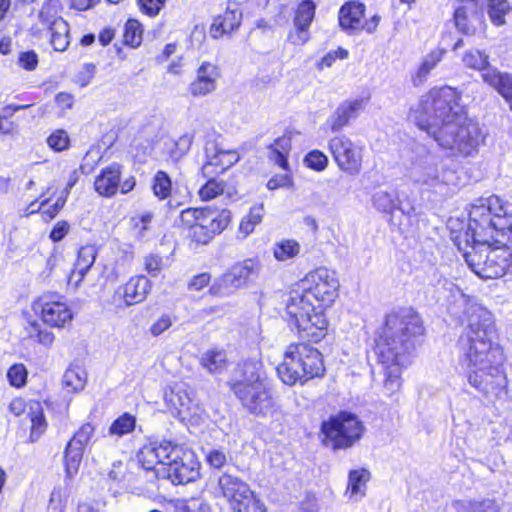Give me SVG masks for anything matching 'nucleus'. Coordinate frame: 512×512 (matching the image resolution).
I'll list each match as a JSON object with an SVG mask.
<instances>
[{
	"mask_svg": "<svg viewBox=\"0 0 512 512\" xmlns=\"http://www.w3.org/2000/svg\"><path fill=\"white\" fill-rule=\"evenodd\" d=\"M464 307L466 319L459 340L460 363L468 373V382L484 395L492 394L504 382L503 351L497 343V331L491 312L474 299L458 291L456 307ZM454 314L458 312L453 310Z\"/></svg>",
	"mask_w": 512,
	"mask_h": 512,
	"instance_id": "nucleus-1",
	"label": "nucleus"
},
{
	"mask_svg": "<svg viewBox=\"0 0 512 512\" xmlns=\"http://www.w3.org/2000/svg\"><path fill=\"white\" fill-rule=\"evenodd\" d=\"M460 93L450 87L434 88L421 100L411 116L438 145L451 155L470 156L484 141L478 124L467 118Z\"/></svg>",
	"mask_w": 512,
	"mask_h": 512,
	"instance_id": "nucleus-2",
	"label": "nucleus"
},
{
	"mask_svg": "<svg viewBox=\"0 0 512 512\" xmlns=\"http://www.w3.org/2000/svg\"><path fill=\"white\" fill-rule=\"evenodd\" d=\"M455 243L471 270L483 279L502 277L510 265L512 224L506 216L493 214L490 204L474 205L469 213L464 246L460 236Z\"/></svg>",
	"mask_w": 512,
	"mask_h": 512,
	"instance_id": "nucleus-3",
	"label": "nucleus"
},
{
	"mask_svg": "<svg viewBox=\"0 0 512 512\" xmlns=\"http://www.w3.org/2000/svg\"><path fill=\"white\" fill-rule=\"evenodd\" d=\"M339 288L333 272L320 267L309 272L290 293L286 305L288 322L301 339L318 343L327 333V320L318 308L330 306Z\"/></svg>",
	"mask_w": 512,
	"mask_h": 512,
	"instance_id": "nucleus-4",
	"label": "nucleus"
},
{
	"mask_svg": "<svg viewBox=\"0 0 512 512\" xmlns=\"http://www.w3.org/2000/svg\"><path fill=\"white\" fill-rule=\"evenodd\" d=\"M423 332L422 320L411 308H400L386 314L376 338V353L380 362L407 359Z\"/></svg>",
	"mask_w": 512,
	"mask_h": 512,
	"instance_id": "nucleus-5",
	"label": "nucleus"
},
{
	"mask_svg": "<svg viewBox=\"0 0 512 512\" xmlns=\"http://www.w3.org/2000/svg\"><path fill=\"white\" fill-rule=\"evenodd\" d=\"M231 390L251 413L262 416L272 413L274 400L260 362H245L239 377L231 384Z\"/></svg>",
	"mask_w": 512,
	"mask_h": 512,
	"instance_id": "nucleus-6",
	"label": "nucleus"
},
{
	"mask_svg": "<svg viewBox=\"0 0 512 512\" xmlns=\"http://www.w3.org/2000/svg\"><path fill=\"white\" fill-rule=\"evenodd\" d=\"M324 372L321 353L305 343L289 345L282 363L277 367L278 376L289 386L321 377Z\"/></svg>",
	"mask_w": 512,
	"mask_h": 512,
	"instance_id": "nucleus-7",
	"label": "nucleus"
},
{
	"mask_svg": "<svg viewBox=\"0 0 512 512\" xmlns=\"http://www.w3.org/2000/svg\"><path fill=\"white\" fill-rule=\"evenodd\" d=\"M408 178L422 192L446 196L455 185V172L434 154L417 157L408 169Z\"/></svg>",
	"mask_w": 512,
	"mask_h": 512,
	"instance_id": "nucleus-8",
	"label": "nucleus"
},
{
	"mask_svg": "<svg viewBox=\"0 0 512 512\" xmlns=\"http://www.w3.org/2000/svg\"><path fill=\"white\" fill-rule=\"evenodd\" d=\"M365 427L359 418L352 413L340 412L323 421L321 432L324 435V444L334 450L352 447L361 439Z\"/></svg>",
	"mask_w": 512,
	"mask_h": 512,
	"instance_id": "nucleus-9",
	"label": "nucleus"
},
{
	"mask_svg": "<svg viewBox=\"0 0 512 512\" xmlns=\"http://www.w3.org/2000/svg\"><path fill=\"white\" fill-rule=\"evenodd\" d=\"M328 150L339 170L349 175H358L362 170L364 146L340 134L328 141Z\"/></svg>",
	"mask_w": 512,
	"mask_h": 512,
	"instance_id": "nucleus-10",
	"label": "nucleus"
},
{
	"mask_svg": "<svg viewBox=\"0 0 512 512\" xmlns=\"http://www.w3.org/2000/svg\"><path fill=\"white\" fill-rule=\"evenodd\" d=\"M259 270V263L253 259L236 263L212 284L210 293L216 296L228 295L231 288L243 287L256 279Z\"/></svg>",
	"mask_w": 512,
	"mask_h": 512,
	"instance_id": "nucleus-11",
	"label": "nucleus"
},
{
	"mask_svg": "<svg viewBox=\"0 0 512 512\" xmlns=\"http://www.w3.org/2000/svg\"><path fill=\"white\" fill-rule=\"evenodd\" d=\"M152 290V282L144 275H135L118 286L110 299V304L118 311L144 302Z\"/></svg>",
	"mask_w": 512,
	"mask_h": 512,
	"instance_id": "nucleus-12",
	"label": "nucleus"
},
{
	"mask_svg": "<svg viewBox=\"0 0 512 512\" xmlns=\"http://www.w3.org/2000/svg\"><path fill=\"white\" fill-rule=\"evenodd\" d=\"M158 475L169 479L173 484H187L200 477V462L190 450L181 449L177 459H173L169 466L158 470Z\"/></svg>",
	"mask_w": 512,
	"mask_h": 512,
	"instance_id": "nucleus-13",
	"label": "nucleus"
},
{
	"mask_svg": "<svg viewBox=\"0 0 512 512\" xmlns=\"http://www.w3.org/2000/svg\"><path fill=\"white\" fill-rule=\"evenodd\" d=\"M34 310H40L43 322L51 327H64L71 322L73 313L59 296L43 295L34 304Z\"/></svg>",
	"mask_w": 512,
	"mask_h": 512,
	"instance_id": "nucleus-14",
	"label": "nucleus"
},
{
	"mask_svg": "<svg viewBox=\"0 0 512 512\" xmlns=\"http://www.w3.org/2000/svg\"><path fill=\"white\" fill-rule=\"evenodd\" d=\"M95 428L90 423L83 424L68 442L65 449V468L68 477L77 473L83 453L94 434Z\"/></svg>",
	"mask_w": 512,
	"mask_h": 512,
	"instance_id": "nucleus-15",
	"label": "nucleus"
},
{
	"mask_svg": "<svg viewBox=\"0 0 512 512\" xmlns=\"http://www.w3.org/2000/svg\"><path fill=\"white\" fill-rule=\"evenodd\" d=\"M218 488L233 511L238 507L241 508V505L248 503L247 501H251V497L254 495L246 482L229 473L219 476Z\"/></svg>",
	"mask_w": 512,
	"mask_h": 512,
	"instance_id": "nucleus-16",
	"label": "nucleus"
},
{
	"mask_svg": "<svg viewBox=\"0 0 512 512\" xmlns=\"http://www.w3.org/2000/svg\"><path fill=\"white\" fill-rule=\"evenodd\" d=\"M207 161L201 168L203 177H210L223 173L240 159L239 154L234 150L218 149L214 143H209L205 147Z\"/></svg>",
	"mask_w": 512,
	"mask_h": 512,
	"instance_id": "nucleus-17",
	"label": "nucleus"
},
{
	"mask_svg": "<svg viewBox=\"0 0 512 512\" xmlns=\"http://www.w3.org/2000/svg\"><path fill=\"white\" fill-rule=\"evenodd\" d=\"M457 29L463 34H474L482 24L483 12L477 2L470 0L462 3L454 12Z\"/></svg>",
	"mask_w": 512,
	"mask_h": 512,
	"instance_id": "nucleus-18",
	"label": "nucleus"
},
{
	"mask_svg": "<svg viewBox=\"0 0 512 512\" xmlns=\"http://www.w3.org/2000/svg\"><path fill=\"white\" fill-rule=\"evenodd\" d=\"M364 99H353L342 102L327 119V125L332 132H338L356 119L365 107Z\"/></svg>",
	"mask_w": 512,
	"mask_h": 512,
	"instance_id": "nucleus-19",
	"label": "nucleus"
},
{
	"mask_svg": "<svg viewBox=\"0 0 512 512\" xmlns=\"http://www.w3.org/2000/svg\"><path fill=\"white\" fill-rule=\"evenodd\" d=\"M219 77L218 68L208 62L203 63L197 70L196 79L189 85V92L195 96H205L216 89Z\"/></svg>",
	"mask_w": 512,
	"mask_h": 512,
	"instance_id": "nucleus-20",
	"label": "nucleus"
},
{
	"mask_svg": "<svg viewBox=\"0 0 512 512\" xmlns=\"http://www.w3.org/2000/svg\"><path fill=\"white\" fill-rule=\"evenodd\" d=\"M242 20V12L236 6H228L225 12L216 17L210 27L209 33L212 38L218 39L239 28Z\"/></svg>",
	"mask_w": 512,
	"mask_h": 512,
	"instance_id": "nucleus-21",
	"label": "nucleus"
},
{
	"mask_svg": "<svg viewBox=\"0 0 512 512\" xmlns=\"http://www.w3.org/2000/svg\"><path fill=\"white\" fill-rule=\"evenodd\" d=\"M121 180L120 165L113 163L103 168L94 181L96 192L104 197H112L116 194Z\"/></svg>",
	"mask_w": 512,
	"mask_h": 512,
	"instance_id": "nucleus-22",
	"label": "nucleus"
},
{
	"mask_svg": "<svg viewBox=\"0 0 512 512\" xmlns=\"http://www.w3.org/2000/svg\"><path fill=\"white\" fill-rule=\"evenodd\" d=\"M365 5L359 2H347L339 11V24L343 30L358 32L363 30Z\"/></svg>",
	"mask_w": 512,
	"mask_h": 512,
	"instance_id": "nucleus-23",
	"label": "nucleus"
},
{
	"mask_svg": "<svg viewBox=\"0 0 512 512\" xmlns=\"http://www.w3.org/2000/svg\"><path fill=\"white\" fill-rule=\"evenodd\" d=\"M167 405L178 415L187 417L194 413V403L185 384H177L165 394Z\"/></svg>",
	"mask_w": 512,
	"mask_h": 512,
	"instance_id": "nucleus-24",
	"label": "nucleus"
},
{
	"mask_svg": "<svg viewBox=\"0 0 512 512\" xmlns=\"http://www.w3.org/2000/svg\"><path fill=\"white\" fill-rule=\"evenodd\" d=\"M231 221V212L227 209H217L212 207L201 208V215L198 216L200 226H206L214 233L220 234L224 231Z\"/></svg>",
	"mask_w": 512,
	"mask_h": 512,
	"instance_id": "nucleus-25",
	"label": "nucleus"
},
{
	"mask_svg": "<svg viewBox=\"0 0 512 512\" xmlns=\"http://www.w3.org/2000/svg\"><path fill=\"white\" fill-rule=\"evenodd\" d=\"M316 6L314 2L310 0L302 1L296 10L294 24L297 29V40L295 43H304L307 40L306 32L310 27L314 16Z\"/></svg>",
	"mask_w": 512,
	"mask_h": 512,
	"instance_id": "nucleus-26",
	"label": "nucleus"
},
{
	"mask_svg": "<svg viewBox=\"0 0 512 512\" xmlns=\"http://www.w3.org/2000/svg\"><path fill=\"white\" fill-rule=\"evenodd\" d=\"M485 83L495 88L509 103L512 110V76L499 71L489 70L483 74Z\"/></svg>",
	"mask_w": 512,
	"mask_h": 512,
	"instance_id": "nucleus-27",
	"label": "nucleus"
},
{
	"mask_svg": "<svg viewBox=\"0 0 512 512\" xmlns=\"http://www.w3.org/2000/svg\"><path fill=\"white\" fill-rule=\"evenodd\" d=\"M407 363V359H399V361H390L382 363L384 368V390L388 396L393 395L401 387V371L402 367Z\"/></svg>",
	"mask_w": 512,
	"mask_h": 512,
	"instance_id": "nucleus-28",
	"label": "nucleus"
},
{
	"mask_svg": "<svg viewBox=\"0 0 512 512\" xmlns=\"http://www.w3.org/2000/svg\"><path fill=\"white\" fill-rule=\"evenodd\" d=\"M200 364L209 373H219L227 365V355L223 349H210L200 357Z\"/></svg>",
	"mask_w": 512,
	"mask_h": 512,
	"instance_id": "nucleus-29",
	"label": "nucleus"
},
{
	"mask_svg": "<svg viewBox=\"0 0 512 512\" xmlns=\"http://www.w3.org/2000/svg\"><path fill=\"white\" fill-rule=\"evenodd\" d=\"M372 204L378 211L392 214L394 210L399 209L400 200L394 191L379 190L372 195Z\"/></svg>",
	"mask_w": 512,
	"mask_h": 512,
	"instance_id": "nucleus-30",
	"label": "nucleus"
},
{
	"mask_svg": "<svg viewBox=\"0 0 512 512\" xmlns=\"http://www.w3.org/2000/svg\"><path fill=\"white\" fill-rule=\"evenodd\" d=\"M454 505L457 512H500L499 504L492 499L482 501L459 500Z\"/></svg>",
	"mask_w": 512,
	"mask_h": 512,
	"instance_id": "nucleus-31",
	"label": "nucleus"
},
{
	"mask_svg": "<svg viewBox=\"0 0 512 512\" xmlns=\"http://www.w3.org/2000/svg\"><path fill=\"white\" fill-rule=\"evenodd\" d=\"M263 214L264 208L262 204L251 207L249 213L244 216L240 222L238 237L245 239L250 235L254 231L255 227L261 223Z\"/></svg>",
	"mask_w": 512,
	"mask_h": 512,
	"instance_id": "nucleus-32",
	"label": "nucleus"
},
{
	"mask_svg": "<svg viewBox=\"0 0 512 512\" xmlns=\"http://www.w3.org/2000/svg\"><path fill=\"white\" fill-rule=\"evenodd\" d=\"M87 375L80 366H70L63 375V385L70 392H78L84 389Z\"/></svg>",
	"mask_w": 512,
	"mask_h": 512,
	"instance_id": "nucleus-33",
	"label": "nucleus"
},
{
	"mask_svg": "<svg viewBox=\"0 0 512 512\" xmlns=\"http://www.w3.org/2000/svg\"><path fill=\"white\" fill-rule=\"evenodd\" d=\"M51 44L56 51H64L69 45V25L63 19L54 21V26L49 29Z\"/></svg>",
	"mask_w": 512,
	"mask_h": 512,
	"instance_id": "nucleus-34",
	"label": "nucleus"
},
{
	"mask_svg": "<svg viewBox=\"0 0 512 512\" xmlns=\"http://www.w3.org/2000/svg\"><path fill=\"white\" fill-rule=\"evenodd\" d=\"M157 452V458L159 460V467L157 471L163 469V466H169L173 459H177L178 455L181 454V447L172 444L169 441L152 442Z\"/></svg>",
	"mask_w": 512,
	"mask_h": 512,
	"instance_id": "nucleus-35",
	"label": "nucleus"
},
{
	"mask_svg": "<svg viewBox=\"0 0 512 512\" xmlns=\"http://www.w3.org/2000/svg\"><path fill=\"white\" fill-rule=\"evenodd\" d=\"M136 428V417L130 413H123L116 418L109 427L108 434L117 438L123 437Z\"/></svg>",
	"mask_w": 512,
	"mask_h": 512,
	"instance_id": "nucleus-36",
	"label": "nucleus"
},
{
	"mask_svg": "<svg viewBox=\"0 0 512 512\" xmlns=\"http://www.w3.org/2000/svg\"><path fill=\"white\" fill-rule=\"evenodd\" d=\"M153 214L146 212L131 218L133 235L140 241L148 240L151 236Z\"/></svg>",
	"mask_w": 512,
	"mask_h": 512,
	"instance_id": "nucleus-37",
	"label": "nucleus"
},
{
	"mask_svg": "<svg viewBox=\"0 0 512 512\" xmlns=\"http://www.w3.org/2000/svg\"><path fill=\"white\" fill-rule=\"evenodd\" d=\"M370 479V473L366 469L352 470L349 473L348 479V490L351 492V496H355V500L365 495L366 483Z\"/></svg>",
	"mask_w": 512,
	"mask_h": 512,
	"instance_id": "nucleus-38",
	"label": "nucleus"
},
{
	"mask_svg": "<svg viewBox=\"0 0 512 512\" xmlns=\"http://www.w3.org/2000/svg\"><path fill=\"white\" fill-rule=\"evenodd\" d=\"M300 244L293 239H284L276 242L273 247V255L278 261H287L299 255Z\"/></svg>",
	"mask_w": 512,
	"mask_h": 512,
	"instance_id": "nucleus-39",
	"label": "nucleus"
},
{
	"mask_svg": "<svg viewBox=\"0 0 512 512\" xmlns=\"http://www.w3.org/2000/svg\"><path fill=\"white\" fill-rule=\"evenodd\" d=\"M512 7L508 0H489L487 13L490 21L496 26H502L506 23L505 16L509 14Z\"/></svg>",
	"mask_w": 512,
	"mask_h": 512,
	"instance_id": "nucleus-40",
	"label": "nucleus"
},
{
	"mask_svg": "<svg viewBox=\"0 0 512 512\" xmlns=\"http://www.w3.org/2000/svg\"><path fill=\"white\" fill-rule=\"evenodd\" d=\"M97 250L93 245L82 246L78 251L75 267L79 271V278L83 279L95 262Z\"/></svg>",
	"mask_w": 512,
	"mask_h": 512,
	"instance_id": "nucleus-41",
	"label": "nucleus"
},
{
	"mask_svg": "<svg viewBox=\"0 0 512 512\" xmlns=\"http://www.w3.org/2000/svg\"><path fill=\"white\" fill-rule=\"evenodd\" d=\"M28 415L31 421V438L35 436L38 438L47 427L41 403L30 402Z\"/></svg>",
	"mask_w": 512,
	"mask_h": 512,
	"instance_id": "nucleus-42",
	"label": "nucleus"
},
{
	"mask_svg": "<svg viewBox=\"0 0 512 512\" xmlns=\"http://www.w3.org/2000/svg\"><path fill=\"white\" fill-rule=\"evenodd\" d=\"M26 332L30 339L37 341L45 347H51L55 339L54 334L43 328L37 321L29 322Z\"/></svg>",
	"mask_w": 512,
	"mask_h": 512,
	"instance_id": "nucleus-43",
	"label": "nucleus"
},
{
	"mask_svg": "<svg viewBox=\"0 0 512 512\" xmlns=\"http://www.w3.org/2000/svg\"><path fill=\"white\" fill-rule=\"evenodd\" d=\"M462 61L468 68L484 70L482 75L489 70H493L492 68L488 67V55L485 52L479 50H468L464 54ZM494 70L497 71L496 69Z\"/></svg>",
	"mask_w": 512,
	"mask_h": 512,
	"instance_id": "nucleus-44",
	"label": "nucleus"
},
{
	"mask_svg": "<svg viewBox=\"0 0 512 512\" xmlns=\"http://www.w3.org/2000/svg\"><path fill=\"white\" fill-rule=\"evenodd\" d=\"M207 182L199 189V196L203 201H209L224 193L225 183L217 180L214 175L206 177Z\"/></svg>",
	"mask_w": 512,
	"mask_h": 512,
	"instance_id": "nucleus-45",
	"label": "nucleus"
},
{
	"mask_svg": "<svg viewBox=\"0 0 512 512\" xmlns=\"http://www.w3.org/2000/svg\"><path fill=\"white\" fill-rule=\"evenodd\" d=\"M153 192L159 199H166L171 193V179L164 171H158L153 179Z\"/></svg>",
	"mask_w": 512,
	"mask_h": 512,
	"instance_id": "nucleus-46",
	"label": "nucleus"
},
{
	"mask_svg": "<svg viewBox=\"0 0 512 512\" xmlns=\"http://www.w3.org/2000/svg\"><path fill=\"white\" fill-rule=\"evenodd\" d=\"M124 43L132 48L138 47L142 42L141 25L136 20H128L124 29Z\"/></svg>",
	"mask_w": 512,
	"mask_h": 512,
	"instance_id": "nucleus-47",
	"label": "nucleus"
},
{
	"mask_svg": "<svg viewBox=\"0 0 512 512\" xmlns=\"http://www.w3.org/2000/svg\"><path fill=\"white\" fill-rule=\"evenodd\" d=\"M139 462L146 470H155L159 467V460L157 458V452L153 446V443L144 445L138 454Z\"/></svg>",
	"mask_w": 512,
	"mask_h": 512,
	"instance_id": "nucleus-48",
	"label": "nucleus"
},
{
	"mask_svg": "<svg viewBox=\"0 0 512 512\" xmlns=\"http://www.w3.org/2000/svg\"><path fill=\"white\" fill-rule=\"evenodd\" d=\"M58 1L57 0H47L42 9L39 12L40 21L50 29V27L54 26V21L58 19H62L58 14Z\"/></svg>",
	"mask_w": 512,
	"mask_h": 512,
	"instance_id": "nucleus-49",
	"label": "nucleus"
},
{
	"mask_svg": "<svg viewBox=\"0 0 512 512\" xmlns=\"http://www.w3.org/2000/svg\"><path fill=\"white\" fill-rule=\"evenodd\" d=\"M303 162L308 168L322 172L327 168L329 159L322 151L315 149L306 154Z\"/></svg>",
	"mask_w": 512,
	"mask_h": 512,
	"instance_id": "nucleus-50",
	"label": "nucleus"
},
{
	"mask_svg": "<svg viewBox=\"0 0 512 512\" xmlns=\"http://www.w3.org/2000/svg\"><path fill=\"white\" fill-rule=\"evenodd\" d=\"M27 369L21 363L12 365L7 371V379L11 386L20 388L26 384L27 380Z\"/></svg>",
	"mask_w": 512,
	"mask_h": 512,
	"instance_id": "nucleus-51",
	"label": "nucleus"
},
{
	"mask_svg": "<svg viewBox=\"0 0 512 512\" xmlns=\"http://www.w3.org/2000/svg\"><path fill=\"white\" fill-rule=\"evenodd\" d=\"M130 474L128 473L127 466L122 461L113 463L108 477L115 483L121 484L122 487H127L130 482Z\"/></svg>",
	"mask_w": 512,
	"mask_h": 512,
	"instance_id": "nucleus-52",
	"label": "nucleus"
},
{
	"mask_svg": "<svg viewBox=\"0 0 512 512\" xmlns=\"http://www.w3.org/2000/svg\"><path fill=\"white\" fill-rule=\"evenodd\" d=\"M47 144L55 152H61L68 149L70 138L65 130L58 129L47 138Z\"/></svg>",
	"mask_w": 512,
	"mask_h": 512,
	"instance_id": "nucleus-53",
	"label": "nucleus"
},
{
	"mask_svg": "<svg viewBox=\"0 0 512 512\" xmlns=\"http://www.w3.org/2000/svg\"><path fill=\"white\" fill-rule=\"evenodd\" d=\"M217 235L213 232V230L207 229L206 226H200L199 223H196L194 227H192L187 236L195 243L206 245L208 244L214 236Z\"/></svg>",
	"mask_w": 512,
	"mask_h": 512,
	"instance_id": "nucleus-54",
	"label": "nucleus"
},
{
	"mask_svg": "<svg viewBox=\"0 0 512 512\" xmlns=\"http://www.w3.org/2000/svg\"><path fill=\"white\" fill-rule=\"evenodd\" d=\"M143 265L145 271L152 277H157L163 268L162 257L150 254L144 257Z\"/></svg>",
	"mask_w": 512,
	"mask_h": 512,
	"instance_id": "nucleus-55",
	"label": "nucleus"
},
{
	"mask_svg": "<svg viewBox=\"0 0 512 512\" xmlns=\"http://www.w3.org/2000/svg\"><path fill=\"white\" fill-rule=\"evenodd\" d=\"M174 318L169 314H162L149 328L152 336L158 337L167 331L173 324Z\"/></svg>",
	"mask_w": 512,
	"mask_h": 512,
	"instance_id": "nucleus-56",
	"label": "nucleus"
},
{
	"mask_svg": "<svg viewBox=\"0 0 512 512\" xmlns=\"http://www.w3.org/2000/svg\"><path fill=\"white\" fill-rule=\"evenodd\" d=\"M205 459L207 463L215 469H221L227 463V455L221 449L213 448L208 450L205 454Z\"/></svg>",
	"mask_w": 512,
	"mask_h": 512,
	"instance_id": "nucleus-57",
	"label": "nucleus"
},
{
	"mask_svg": "<svg viewBox=\"0 0 512 512\" xmlns=\"http://www.w3.org/2000/svg\"><path fill=\"white\" fill-rule=\"evenodd\" d=\"M201 215V208H187L181 211L180 223L188 229V231L198 223V216Z\"/></svg>",
	"mask_w": 512,
	"mask_h": 512,
	"instance_id": "nucleus-58",
	"label": "nucleus"
},
{
	"mask_svg": "<svg viewBox=\"0 0 512 512\" xmlns=\"http://www.w3.org/2000/svg\"><path fill=\"white\" fill-rule=\"evenodd\" d=\"M166 0H138L141 11L149 16H156L164 6Z\"/></svg>",
	"mask_w": 512,
	"mask_h": 512,
	"instance_id": "nucleus-59",
	"label": "nucleus"
},
{
	"mask_svg": "<svg viewBox=\"0 0 512 512\" xmlns=\"http://www.w3.org/2000/svg\"><path fill=\"white\" fill-rule=\"evenodd\" d=\"M441 60V52H432L429 54L421 64L418 74L425 77Z\"/></svg>",
	"mask_w": 512,
	"mask_h": 512,
	"instance_id": "nucleus-60",
	"label": "nucleus"
},
{
	"mask_svg": "<svg viewBox=\"0 0 512 512\" xmlns=\"http://www.w3.org/2000/svg\"><path fill=\"white\" fill-rule=\"evenodd\" d=\"M37 54L33 51L23 52L19 56V64L26 70H34L37 66Z\"/></svg>",
	"mask_w": 512,
	"mask_h": 512,
	"instance_id": "nucleus-61",
	"label": "nucleus"
},
{
	"mask_svg": "<svg viewBox=\"0 0 512 512\" xmlns=\"http://www.w3.org/2000/svg\"><path fill=\"white\" fill-rule=\"evenodd\" d=\"M234 510V512H267L265 505L253 495L251 501H247Z\"/></svg>",
	"mask_w": 512,
	"mask_h": 512,
	"instance_id": "nucleus-62",
	"label": "nucleus"
},
{
	"mask_svg": "<svg viewBox=\"0 0 512 512\" xmlns=\"http://www.w3.org/2000/svg\"><path fill=\"white\" fill-rule=\"evenodd\" d=\"M269 150L270 159L279 167L286 170L288 167L287 154L279 150L277 147H269Z\"/></svg>",
	"mask_w": 512,
	"mask_h": 512,
	"instance_id": "nucleus-63",
	"label": "nucleus"
},
{
	"mask_svg": "<svg viewBox=\"0 0 512 512\" xmlns=\"http://www.w3.org/2000/svg\"><path fill=\"white\" fill-rule=\"evenodd\" d=\"M68 230H69L68 223L65 221H60L52 229V231L50 233V238L54 242L61 241L65 237V235L68 233Z\"/></svg>",
	"mask_w": 512,
	"mask_h": 512,
	"instance_id": "nucleus-64",
	"label": "nucleus"
}]
</instances>
